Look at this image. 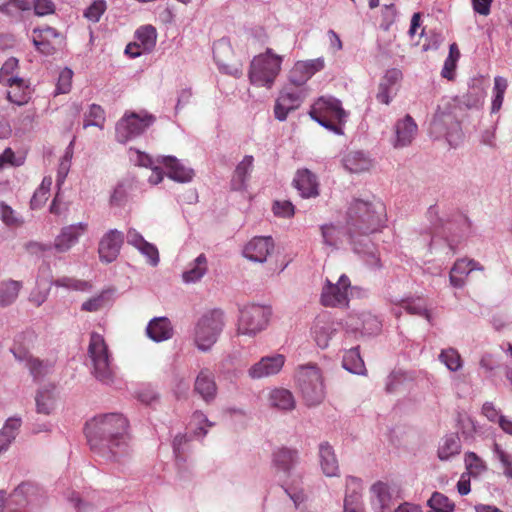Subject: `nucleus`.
<instances>
[{"label":"nucleus","instance_id":"obj_19","mask_svg":"<svg viewBox=\"0 0 512 512\" xmlns=\"http://www.w3.org/2000/svg\"><path fill=\"white\" fill-rule=\"evenodd\" d=\"M194 391L207 403L215 399L217 395V385L214 374L210 369L203 368L200 370L195 379Z\"/></svg>","mask_w":512,"mask_h":512},{"label":"nucleus","instance_id":"obj_5","mask_svg":"<svg viewBox=\"0 0 512 512\" xmlns=\"http://www.w3.org/2000/svg\"><path fill=\"white\" fill-rule=\"evenodd\" d=\"M282 57L268 48L265 53L255 56L250 64L249 79L258 87L271 88L281 70Z\"/></svg>","mask_w":512,"mask_h":512},{"label":"nucleus","instance_id":"obj_52","mask_svg":"<svg viewBox=\"0 0 512 512\" xmlns=\"http://www.w3.org/2000/svg\"><path fill=\"white\" fill-rule=\"evenodd\" d=\"M73 71L69 68H64L59 73L56 94H65L71 90L72 86Z\"/></svg>","mask_w":512,"mask_h":512},{"label":"nucleus","instance_id":"obj_57","mask_svg":"<svg viewBox=\"0 0 512 512\" xmlns=\"http://www.w3.org/2000/svg\"><path fill=\"white\" fill-rule=\"evenodd\" d=\"M138 250L148 258L151 265L156 266L158 264L159 252H158V249L156 248V246L145 241L143 243V245H141L138 248Z\"/></svg>","mask_w":512,"mask_h":512},{"label":"nucleus","instance_id":"obj_23","mask_svg":"<svg viewBox=\"0 0 512 512\" xmlns=\"http://www.w3.org/2000/svg\"><path fill=\"white\" fill-rule=\"evenodd\" d=\"M8 87L7 98L10 102L19 106L25 105L31 99L32 88L30 83L23 78H16L4 84Z\"/></svg>","mask_w":512,"mask_h":512},{"label":"nucleus","instance_id":"obj_62","mask_svg":"<svg viewBox=\"0 0 512 512\" xmlns=\"http://www.w3.org/2000/svg\"><path fill=\"white\" fill-rule=\"evenodd\" d=\"M321 233L325 244L334 246L336 244L337 228L334 225L326 224L321 227Z\"/></svg>","mask_w":512,"mask_h":512},{"label":"nucleus","instance_id":"obj_46","mask_svg":"<svg viewBox=\"0 0 512 512\" xmlns=\"http://www.w3.org/2000/svg\"><path fill=\"white\" fill-rule=\"evenodd\" d=\"M37 488L31 483L20 484L11 494V500L17 504L31 501V496L36 492Z\"/></svg>","mask_w":512,"mask_h":512},{"label":"nucleus","instance_id":"obj_9","mask_svg":"<svg viewBox=\"0 0 512 512\" xmlns=\"http://www.w3.org/2000/svg\"><path fill=\"white\" fill-rule=\"evenodd\" d=\"M155 121V117L146 112L125 114L116 125V138L120 143L142 134Z\"/></svg>","mask_w":512,"mask_h":512},{"label":"nucleus","instance_id":"obj_45","mask_svg":"<svg viewBox=\"0 0 512 512\" xmlns=\"http://www.w3.org/2000/svg\"><path fill=\"white\" fill-rule=\"evenodd\" d=\"M18 69H19L18 59L14 58V57L7 59L0 69V83L2 85H4L16 78H19L17 76Z\"/></svg>","mask_w":512,"mask_h":512},{"label":"nucleus","instance_id":"obj_15","mask_svg":"<svg viewBox=\"0 0 512 512\" xmlns=\"http://www.w3.org/2000/svg\"><path fill=\"white\" fill-rule=\"evenodd\" d=\"M284 363L285 357L282 354L265 356L249 368L248 375L252 379L273 376L281 371Z\"/></svg>","mask_w":512,"mask_h":512},{"label":"nucleus","instance_id":"obj_58","mask_svg":"<svg viewBox=\"0 0 512 512\" xmlns=\"http://www.w3.org/2000/svg\"><path fill=\"white\" fill-rule=\"evenodd\" d=\"M344 512H365L359 495L346 494L344 500Z\"/></svg>","mask_w":512,"mask_h":512},{"label":"nucleus","instance_id":"obj_21","mask_svg":"<svg viewBox=\"0 0 512 512\" xmlns=\"http://www.w3.org/2000/svg\"><path fill=\"white\" fill-rule=\"evenodd\" d=\"M11 351L17 360L26 362L31 375L35 379L46 375L52 368V363L33 357L21 347H13Z\"/></svg>","mask_w":512,"mask_h":512},{"label":"nucleus","instance_id":"obj_55","mask_svg":"<svg viewBox=\"0 0 512 512\" xmlns=\"http://www.w3.org/2000/svg\"><path fill=\"white\" fill-rule=\"evenodd\" d=\"M31 5L37 16H46L55 11V5L51 0H34Z\"/></svg>","mask_w":512,"mask_h":512},{"label":"nucleus","instance_id":"obj_33","mask_svg":"<svg viewBox=\"0 0 512 512\" xmlns=\"http://www.w3.org/2000/svg\"><path fill=\"white\" fill-rule=\"evenodd\" d=\"M208 270V260L205 254H200L183 272L182 279L185 283H195L199 281Z\"/></svg>","mask_w":512,"mask_h":512},{"label":"nucleus","instance_id":"obj_32","mask_svg":"<svg viewBox=\"0 0 512 512\" xmlns=\"http://www.w3.org/2000/svg\"><path fill=\"white\" fill-rule=\"evenodd\" d=\"M298 459V452L285 447L279 448L273 454V464L278 471L288 473Z\"/></svg>","mask_w":512,"mask_h":512},{"label":"nucleus","instance_id":"obj_20","mask_svg":"<svg viewBox=\"0 0 512 512\" xmlns=\"http://www.w3.org/2000/svg\"><path fill=\"white\" fill-rule=\"evenodd\" d=\"M417 124L410 115H406L395 125L396 138L393 142L395 148H402L410 145L417 134Z\"/></svg>","mask_w":512,"mask_h":512},{"label":"nucleus","instance_id":"obj_34","mask_svg":"<svg viewBox=\"0 0 512 512\" xmlns=\"http://www.w3.org/2000/svg\"><path fill=\"white\" fill-rule=\"evenodd\" d=\"M31 8L29 0H7L0 4V13L10 20L19 21L22 18L21 13L29 11Z\"/></svg>","mask_w":512,"mask_h":512},{"label":"nucleus","instance_id":"obj_63","mask_svg":"<svg viewBox=\"0 0 512 512\" xmlns=\"http://www.w3.org/2000/svg\"><path fill=\"white\" fill-rule=\"evenodd\" d=\"M473 10L483 16L490 14V8L493 0H471Z\"/></svg>","mask_w":512,"mask_h":512},{"label":"nucleus","instance_id":"obj_64","mask_svg":"<svg viewBox=\"0 0 512 512\" xmlns=\"http://www.w3.org/2000/svg\"><path fill=\"white\" fill-rule=\"evenodd\" d=\"M127 243L138 249L146 241L143 236L134 228L127 231Z\"/></svg>","mask_w":512,"mask_h":512},{"label":"nucleus","instance_id":"obj_3","mask_svg":"<svg viewBox=\"0 0 512 512\" xmlns=\"http://www.w3.org/2000/svg\"><path fill=\"white\" fill-rule=\"evenodd\" d=\"M225 327V314L220 309L203 313L194 326L193 341L203 352L209 351L218 341Z\"/></svg>","mask_w":512,"mask_h":512},{"label":"nucleus","instance_id":"obj_11","mask_svg":"<svg viewBox=\"0 0 512 512\" xmlns=\"http://www.w3.org/2000/svg\"><path fill=\"white\" fill-rule=\"evenodd\" d=\"M305 98V93L300 89L284 88L280 91L274 105V114L279 121L286 120L288 114L297 110Z\"/></svg>","mask_w":512,"mask_h":512},{"label":"nucleus","instance_id":"obj_6","mask_svg":"<svg viewBox=\"0 0 512 512\" xmlns=\"http://www.w3.org/2000/svg\"><path fill=\"white\" fill-rule=\"evenodd\" d=\"M297 383L308 406L319 405L325 397V387L320 369L313 364L298 368Z\"/></svg>","mask_w":512,"mask_h":512},{"label":"nucleus","instance_id":"obj_31","mask_svg":"<svg viewBox=\"0 0 512 512\" xmlns=\"http://www.w3.org/2000/svg\"><path fill=\"white\" fill-rule=\"evenodd\" d=\"M134 42L136 49L140 48L144 53L150 52L156 45L157 32L152 25L141 26L135 33Z\"/></svg>","mask_w":512,"mask_h":512},{"label":"nucleus","instance_id":"obj_48","mask_svg":"<svg viewBox=\"0 0 512 512\" xmlns=\"http://www.w3.org/2000/svg\"><path fill=\"white\" fill-rule=\"evenodd\" d=\"M54 285L76 291H87L91 288V284L89 282L71 277L58 278L54 281Z\"/></svg>","mask_w":512,"mask_h":512},{"label":"nucleus","instance_id":"obj_42","mask_svg":"<svg viewBox=\"0 0 512 512\" xmlns=\"http://www.w3.org/2000/svg\"><path fill=\"white\" fill-rule=\"evenodd\" d=\"M52 186V178L50 176H46L43 178L39 188L34 192V195L31 199V207L39 208L48 200L50 196V190Z\"/></svg>","mask_w":512,"mask_h":512},{"label":"nucleus","instance_id":"obj_28","mask_svg":"<svg viewBox=\"0 0 512 512\" xmlns=\"http://www.w3.org/2000/svg\"><path fill=\"white\" fill-rule=\"evenodd\" d=\"M167 169L169 178L178 182H188L193 177V170L183 166L178 159L173 156H163L160 161Z\"/></svg>","mask_w":512,"mask_h":512},{"label":"nucleus","instance_id":"obj_18","mask_svg":"<svg viewBox=\"0 0 512 512\" xmlns=\"http://www.w3.org/2000/svg\"><path fill=\"white\" fill-rule=\"evenodd\" d=\"M371 505L375 512H392L393 501L389 485L382 481L374 483L370 488Z\"/></svg>","mask_w":512,"mask_h":512},{"label":"nucleus","instance_id":"obj_39","mask_svg":"<svg viewBox=\"0 0 512 512\" xmlns=\"http://www.w3.org/2000/svg\"><path fill=\"white\" fill-rule=\"evenodd\" d=\"M461 53L456 43H452L449 46V54L444 62V66L441 72L442 77L452 80L454 78V72L456 64L460 59Z\"/></svg>","mask_w":512,"mask_h":512},{"label":"nucleus","instance_id":"obj_36","mask_svg":"<svg viewBox=\"0 0 512 512\" xmlns=\"http://www.w3.org/2000/svg\"><path fill=\"white\" fill-rule=\"evenodd\" d=\"M270 404L280 410H292L295 407V400L289 390L279 388L270 393Z\"/></svg>","mask_w":512,"mask_h":512},{"label":"nucleus","instance_id":"obj_29","mask_svg":"<svg viewBox=\"0 0 512 512\" xmlns=\"http://www.w3.org/2000/svg\"><path fill=\"white\" fill-rule=\"evenodd\" d=\"M334 324L325 319H317L312 328L313 338L318 347L325 349L329 345L330 339L335 334Z\"/></svg>","mask_w":512,"mask_h":512},{"label":"nucleus","instance_id":"obj_16","mask_svg":"<svg viewBox=\"0 0 512 512\" xmlns=\"http://www.w3.org/2000/svg\"><path fill=\"white\" fill-rule=\"evenodd\" d=\"M86 223H78L65 226L54 240V248L59 253L69 251L77 242L80 236L87 231Z\"/></svg>","mask_w":512,"mask_h":512},{"label":"nucleus","instance_id":"obj_61","mask_svg":"<svg viewBox=\"0 0 512 512\" xmlns=\"http://www.w3.org/2000/svg\"><path fill=\"white\" fill-rule=\"evenodd\" d=\"M72 158V152L70 150H67L65 155L63 156L59 170L57 175V184L61 185L64 182V179L69 171L70 168V160Z\"/></svg>","mask_w":512,"mask_h":512},{"label":"nucleus","instance_id":"obj_54","mask_svg":"<svg viewBox=\"0 0 512 512\" xmlns=\"http://www.w3.org/2000/svg\"><path fill=\"white\" fill-rule=\"evenodd\" d=\"M481 414L486 417L488 421L498 423L499 426L501 418H505L492 402H485L483 404Z\"/></svg>","mask_w":512,"mask_h":512},{"label":"nucleus","instance_id":"obj_60","mask_svg":"<svg viewBox=\"0 0 512 512\" xmlns=\"http://www.w3.org/2000/svg\"><path fill=\"white\" fill-rule=\"evenodd\" d=\"M273 212L277 216L291 217L294 215V206L290 201H276L273 205Z\"/></svg>","mask_w":512,"mask_h":512},{"label":"nucleus","instance_id":"obj_47","mask_svg":"<svg viewBox=\"0 0 512 512\" xmlns=\"http://www.w3.org/2000/svg\"><path fill=\"white\" fill-rule=\"evenodd\" d=\"M0 219L9 227H19L22 225V218L5 202H0Z\"/></svg>","mask_w":512,"mask_h":512},{"label":"nucleus","instance_id":"obj_41","mask_svg":"<svg viewBox=\"0 0 512 512\" xmlns=\"http://www.w3.org/2000/svg\"><path fill=\"white\" fill-rule=\"evenodd\" d=\"M461 449L460 440L456 435L446 437L438 449V457L441 460H448L450 457L459 454Z\"/></svg>","mask_w":512,"mask_h":512},{"label":"nucleus","instance_id":"obj_59","mask_svg":"<svg viewBox=\"0 0 512 512\" xmlns=\"http://www.w3.org/2000/svg\"><path fill=\"white\" fill-rule=\"evenodd\" d=\"M23 164L21 158H17L11 148H6L2 154H0V167L3 168L7 165L20 166Z\"/></svg>","mask_w":512,"mask_h":512},{"label":"nucleus","instance_id":"obj_27","mask_svg":"<svg viewBox=\"0 0 512 512\" xmlns=\"http://www.w3.org/2000/svg\"><path fill=\"white\" fill-rule=\"evenodd\" d=\"M146 332L150 339L155 342H161L172 337L173 328L168 318L157 317L149 322Z\"/></svg>","mask_w":512,"mask_h":512},{"label":"nucleus","instance_id":"obj_10","mask_svg":"<svg viewBox=\"0 0 512 512\" xmlns=\"http://www.w3.org/2000/svg\"><path fill=\"white\" fill-rule=\"evenodd\" d=\"M349 278L341 275L336 284L327 280L321 294V303L326 307H344L348 304Z\"/></svg>","mask_w":512,"mask_h":512},{"label":"nucleus","instance_id":"obj_17","mask_svg":"<svg viewBox=\"0 0 512 512\" xmlns=\"http://www.w3.org/2000/svg\"><path fill=\"white\" fill-rule=\"evenodd\" d=\"M274 250V242L271 237H254L244 247L243 254L246 258L255 262H264Z\"/></svg>","mask_w":512,"mask_h":512},{"label":"nucleus","instance_id":"obj_49","mask_svg":"<svg viewBox=\"0 0 512 512\" xmlns=\"http://www.w3.org/2000/svg\"><path fill=\"white\" fill-rule=\"evenodd\" d=\"M465 465L468 471L467 474L472 476H477L486 469L482 459L474 452H468L465 455Z\"/></svg>","mask_w":512,"mask_h":512},{"label":"nucleus","instance_id":"obj_37","mask_svg":"<svg viewBox=\"0 0 512 512\" xmlns=\"http://www.w3.org/2000/svg\"><path fill=\"white\" fill-rule=\"evenodd\" d=\"M253 157L247 155L243 158V160L237 165L234 176L232 179V187L235 190H240L243 188L245 181L247 179L249 170L253 166Z\"/></svg>","mask_w":512,"mask_h":512},{"label":"nucleus","instance_id":"obj_56","mask_svg":"<svg viewBox=\"0 0 512 512\" xmlns=\"http://www.w3.org/2000/svg\"><path fill=\"white\" fill-rule=\"evenodd\" d=\"M106 303L105 296L103 294L97 295L85 301L81 309L85 312H96L104 307Z\"/></svg>","mask_w":512,"mask_h":512},{"label":"nucleus","instance_id":"obj_44","mask_svg":"<svg viewBox=\"0 0 512 512\" xmlns=\"http://www.w3.org/2000/svg\"><path fill=\"white\" fill-rule=\"evenodd\" d=\"M55 399L51 390L40 391L36 396L37 412L48 415L52 412Z\"/></svg>","mask_w":512,"mask_h":512},{"label":"nucleus","instance_id":"obj_50","mask_svg":"<svg viewBox=\"0 0 512 512\" xmlns=\"http://www.w3.org/2000/svg\"><path fill=\"white\" fill-rule=\"evenodd\" d=\"M191 425H194V434L196 436H205L208 432L209 427L213 426L207 417L200 411H196L192 415Z\"/></svg>","mask_w":512,"mask_h":512},{"label":"nucleus","instance_id":"obj_30","mask_svg":"<svg viewBox=\"0 0 512 512\" xmlns=\"http://www.w3.org/2000/svg\"><path fill=\"white\" fill-rule=\"evenodd\" d=\"M22 282L6 279L0 282V306L7 307L12 305L18 298L22 289Z\"/></svg>","mask_w":512,"mask_h":512},{"label":"nucleus","instance_id":"obj_43","mask_svg":"<svg viewBox=\"0 0 512 512\" xmlns=\"http://www.w3.org/2000/svg\"><path fill=\"white\" fill-rule=\"evenodd\" d=\"M439 360L450 370L458 371L462 367V358L454 348H447L441 351Z\"/></svg>","mask_w":512,"mask_h":512},{"label":"nucleus","instance_id":"obj_8","mask_svg":"<svg viewBox=\"0 0 512 512\" xmlns=\"http://www.w3.org/2000/svg\"><path fill=\"white\" fill-rule=\"evenodd\" d=\"M269 310L261 305L251 304L240 310L237 334L253 337L264 330L269 321Z\"/></svg>","mask_w":512,"mask_h":512},{"label":"nucleus","instance_id":"obj_2","mask_svg":"<svg viewBox=\"0 0 512 512\" xmlns=\"http://www.w3.org/2000/svg\"><path fill=\"white\" fill-rule=\"evenodd\" d=\"M385 217L383 202L375 197L372 200L354 199L347 210V231L353 243L358 237L368 236L380 230Z\"/></svg>","mask_w":512,"mask_h":512},{"label":"nucleus","instance_id":"obj_4","mask_svg":"<svg viewBox=\"0 0 512 512\" xmlns=\"http://www.w3.org/2000/svg\"><path fill=\"white\" fill-rule=\"evenodd\" d=\"M309 115L323 127L336 134H342L347 117L340 100L332 96H321L311 106Z\"/></svg>","mask_w":512,"mask_h":512},{"label":"nucleus","instance_id":"obj_13","mask_svg":"<svg viewBox=\"0 0 512 512\" xmlns=\"http://www.w3.org/2000/svg\"><path fill=\"white\" fill-rule=\"evenodd\" d=\"M32 41L40 53L52 55L63 44V36L56 29L45 26L33 29Z\"/></svg>","mask_w":512,"mask_h":512},{"label":"nucleus","instance_id":"obj_26","mask_svg":"<svg viewBox=\"0 0 512 512\" xmlns=\"http://www.w3.org/2000/svg\"><path fill=\"white\" fill-rule=\"evenodd\" d=\"M402 79V72L399 69L392 68L386 71L379 84L377 99L379 102L388 105L390 95L394 92V86Z\"/></svg>","mask_w":512,"mask_h":512},{"label":"nucleus","instance_id":"obj_24","mask_svg":"<svg viewBox=\"0 0 512 512\" xmlns=\"http://www.w3.org/2000/svg\"><path fill=\"white\" fill-rule=\"evenodd\" d=\"M477 262L472 259H458L449 273V281L454 288H463L466 284L467 276L476 269Z\"/></svg>","mask_w":512,"mask_h":512},{"label":"nucleus","instance_id":"obj_25","mask_svg":"<svg viewBox=\"0 0 512 512\" xmlns=\"http://www.w3.org/2000/svg\"><path fill=\"white\" fill-rule=\"evenodd\" d=\"M319 460L323 473L328 477L338 475L339 464L333 447L328 442L319 445Z\"/></svg>","mask_w":512,"mask_h":512},{"label":"nucleus","instance_id":"obj_51","mask_svg":"<svg viewBox=\"0 0 512 512\" xmlns=\"http://www.w3.org/2000/svg\"><path fill=\"white\" fill-rule=\"evenodd\" d=\"M445 123H450L455 130L459 129V123L454 120V117L450 114L437 112L431 122L432 132L440 133L442 131V126Z\"/></svg>","mask_w":512,"mask_h":512},{"label":"nucleus","instance_id":"obj_38","mask_svg":"<svg viewBox=\"0 0 512 512\" xmlns=\"http://www.w3.org/2000/svg\"><path fill=\"white\" fill-rule=\"evenodd\" d=\"M343 367L352 373L364 374L366 369L358 348H351L345 353Z\"/></svg>","mask_w":512,"mask_h":512},{"label":"nucleus","instance_id":"obj_35","mask_svg":"<svg viewBox=\"0 0 512 512\" xmlns=\"http://www.w3.org/2000/svg\"><path fill=\"white\" fill-rule=\"evenodd\" d=\"M344 167L351 173H360L368 171L371 167V161L361 152H351L345 156Z\"/></svg>","mask_w":512,"mask_h":512},{"label":"nucleus","instance_id":"obj_14","mask_svg":"<svg viewBox=\"0 0 512 512\" xmlns=\"http://www.w3.org/2000/svg\"><path fill=\"white\" fill-rule=\"evenodd\" d=\"M124 241L122 232L112 229L103 235L99 242L98 253L100 260L111 263L116 260Z\"/></svg>","mask_w":512,"mask_h":512},{"label":"nucleus","instance_id":"obj_40","mask_svg":"<svg viewBox=\"0 0 512 512\" xmlns=\"http://www.w3.org/2000/svg\"><path fill=\"white\" fill-rule=\"evenodd\" d=\"M427 505L434 512H453L455 510V503L440 492H434L427 501Z\"/></svg>","mask_w":512,"mask_h":512},{"label":"nucleus","instance_id":"obj_12","mask_svg":"<svg viewBox=\"0 0 512 512\" xmlns=\"http://www.w3.org/2000/svg\"><path fill=\"white\" fill-rule=\"evenodd\" d=\"M325 68L323 57L297 61L288 74L289 82L297 87L303 86L313 75Z\"/></svg>","mask_w":512,"mask_h":512},{"label":"nucleus","instance_id":"obj_7","mask_svg":"<svg viewBox=\"0 0 512 512\" xmlns=\"http://www.w3.org/2000/svg\"><path fill=\"white\" fill-rule=\"evenodd\" d=\"M88 354L93 363L95 377L104 383L112 381L113 370L108 346L99 333H91Z\"/></svg>","mask_w":512,"mask_h":512},{"label":"nucleus","instance_id":"obj_1","mask_svg":"<svg viewBox=\"0 0 512 512\" xmlns=\"http://www.w3.org/2000/svg\"><path fill=\"white\" fill-rule=\"evenodd\" d=\"M128 421L118 413L95 416L85 425L90 449L99 457L118 462L129 453Z\"/></svg>","mask_w":512,"mask_h":512},{"label":"nucleus","instance_id":"obj_53","mask_svg":"<svg viewBox=\"0 0 512 512\" xmlns=\"http://www.w3.org/2000/svg\"><path fill=\"white\" fill-rule=\"evenodd\" d=\"M106 10V3L104 0L94 1L85 11V17L93 22H97Z\"/></svg>","mask_w":512,"mask_h":512},{"label":"nucleus","instance_id":"obj_22","mask_svg":"<svg viewBox=\"0 0 512 512\" xmlns=\"http://www.w3.org/2000/svg\"><path fill=\"white\" fill-rule=\"evenodd\" d=\"M293 183L300 195L304 198L316 197L319 195V183L317 177L308 169L297 171Z\"/></svg>","mask_w":512,"mask_h":512}]
</instances>
